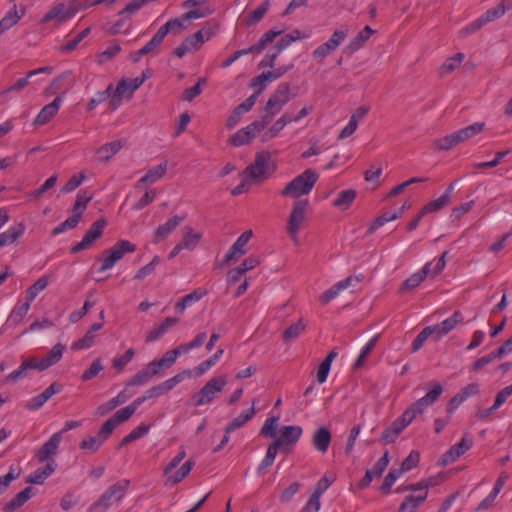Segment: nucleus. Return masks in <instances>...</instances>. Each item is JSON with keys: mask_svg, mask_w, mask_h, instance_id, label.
Returning a JSON list of instances; mask_svg holds the SVG:
<instances>
[{"mask_svg": "<svg viewBox=\"0 0 512 512\" xmlns=\"http://www.w3.org/2000/svg\"><path fill=\"white\" fill-rule=\"evenodd\" d=\"M79 426H80V422H78V421H74V420L67 421L65 423L64 428L60 432L54 433L50 437V439L48 441H46L41 446L40 449L37 450V452L35 454L37 460L40 463H44V461L48 460L50 457L55 456L58 453V447H59V444L62 439V434L71 429L77 428Z\"/></svg>", "mask_w": 512, "mask_h": 512, "instance_id": "9d476101", "label": "nucleus"}, {"mask_svg": "<svg viewBox=\"0 0 512 512\" xmlns=\"http://www.w3.org/2000/svg\"><path fill=\"white\" fill-rule=\"evenodd\" d=\"M473 445L471 438L463 437L459 443L453 445L447 452L442 455L441 461L443 465H448L455 462Z\"/></svg>", "mask_w": 512, "mask_h": 512, "instance_id": "aec40b11", "label": "nucleus"}, {"mask_svg": "<svg viewBox=\"0 0 512 512\" xmlns=\"http://www.w3.org/2000/svg\"><path fill=\"white\" fill-rule=\"evenodd\" d=\"M271 155L269 152H260L256 154L255 160L252 164L247 166L243 171L246 179H250L255 182H261L268 178L271 169Z\"/></svg>", "mask_w": 512, "mask_h": 512, "instance_id": "6e6552de", "label": "nucleus"}, {"mask_svg": "<svg viewBox=\"0 0 512 512\" xmlns=\"http://www.w3.org/2000/svg\"><path fill=\"white\" fill-rule=\"evenodd\" d=\"M74 15V11L68 8L64 3H59L52 7L43 17L42 22L47 23L56 19L62 23Z\"/></svg>", "mask_w": 512, "mask_h": 512, "instance_id": "c756f323", "label": "nucleus"}, {"mask_svg": "<svg viewBox=\"0 0 512 512\" xmlns=\"http://www.w3.org/2000/svg\"><path fill=\"white\" fill-rule=\"evenodd\" d=\"M415 419L412 410H405L401 417L397 418L392 424L383 431L382 439L385 443H393L399 434Z\"/></svg>", "mask_w": 512, "mask_h": 512, "instance_id": "2eb2a0df", "label": "nucleus"}, {"mask_svg": "<svg viewBox=\"0 0 512 512\" xmlns=\"http://www.w3.org/2000/svg\"><path fill=\"white\" fill-rule=\"evenodd\" d=\"M130 485L129 480H120L109 486L101 496L90 505L88 512H107L114 504L122 501Z\"/></svg>", "mask_w": 512, "mask_h": 512, "instance_id": "7ed1b4c3", "label": "nucleus"}, {"mask_svg": "<svg viewBox=\"0 0 512 512\" xmlns=\"http://www.w3.org/2000/svg\"><path fill=\"white\" fill-rule=\"evenodd\" d=\"M400 216H401V213H396V212L384 213L374 220V222L368 228V232L370 234L374 233L379 227L383 226L384 224H386L389 221L396 220Z\"/></svg>", "mask_w": 512, "mask_h": 512, "instance_id": "0e129e2a", "label": "nucleus"}, {"mask_svg": "<svg viewBox=\"0 0 512 512\" xmlns=\"http://www.w3.org/2000/svg\"><path fill=\"white\" fill-rule=\"evenodd\" d=\"M25 227L22 223L17 226L10 227L7 231L0 234V248L14 243L23 235Z\"/></svg>", "mask_w": 512, "mask_h": 512, "instance_id": "49530a36", "label": "nucleus"}, {"mask_svg": "<svg viewBox=\"0 0 512 512\" xmlns=\"http://www.w3.org/2000/svg\"><path fill=\"white\" fill-rule=\"evenodd\" d=\"M145 76H139L133 79H122L114 89L112 99H110L109 106L112 110H116L124 97L125 93L129 92V97L144 83Z\"/></svg>", "mask_w": 512, "mask_h": 512, "instance_id": "f8f14e48", "label": "nucleus"}, {"mask_svg": "<svg viewBox=\"0 0 512 512\" xmlns=\"http://www.w3.org/2000/svg\"><path fill=\"white\" fill-rule=\"evenodd\" d=\"M506 12V7L504 3L502 2L496 7H493L491 9H488L482 16L479 17L483 25L488 24L489 22L494 21L495 19H498L502 15H504Z\"/></svg>", "mask_w": 512, "mask_h": 512, "instance_id": "bf43d9fd", "label": "nucleus"}, {"mask_svg": "<svg viewBox=\"0 0 512 512\" xmlns=\"http://www.w3.org/2000/svg\"><path fill=\"white\" fill-rule=\"evenodd\" d=\"M45 462L47 463L44 467L36 469L32 474L29 475L27 478L28 483L38 485L43 484L44 481L54 473L56 469V463L52 457H50Z\"/></svg>", "mask_w": 512, "mask_h": 512, "instance_id": "a878e982", "label": "nucleus"}, {"mask_svg": "<svg viewBox=\"0 0 512 512\" xmlns=\"http://www.w3.org/2000/svg\"><path fill=\"white\" fill-rule=\"evenodd\" d=\"M111 434V432L105 431V425L103 424L96 435L84 438L79 446L88 453H96Z\"/></svg>", "mask_w": 512, "mask_h": 512, "instance_id": "6ab92c4d", "label": "nucleus"}, {"mask_svg": "<svg viewBox=\"0 0 512 512\" xmlns=\"http://www.w3.org/2000/svg\"><path fill=\"white\" fill-rule=\"evenodd\" d=\"M442 393V386H435L424 397L413 403L407 410H412L415 417L421 414L428 406L433 404Z\"/></svg>", "mask_w": 512, "mask_h": 512, "instance_id": "393cba45", "label": "nucleus"}, {"mask_svg": "<svg viewBox=\"0 0 512 512\" xmlns=\"http://www.w3.org/2000/svg\"><path fill=\"white\" fill-rule=\"evenodd\" d=\"M61 392V386H48L41 394L30 399L26 407L29 410H37L41 408L54 394Z\"/></svg>", "mask_w": 512, "mask_h": 512, "instance_id": "473e14b6", "label": "nucleus"}, {"mask_svg": "<svg viewBox=\"0 0 512 512\" xmlns=\"http://www.w3.org/2000/svg\"><path fill=\"white\" fill-rule=\"evenodd\" d=\"M511 395L512 386H506L496 395L494 404L490 408L479 410L476 413V417L481 420L488 418L491 415V413L498 410L506 402L507 398L510 397Z\"/></svg>", "mask_w": 512, "mask_h": 512, "instance_id": "c85d7f7f", "label": "nucleus"}, {"mask_svg": "<svg viewBox=\"0 0 512 512\" xmlns=\"http://www.w3.org/2000/svg\"><path fill=\"white\" fill-rule=\"evenodd\" d=\"M318 178L319 175L314 170L306 169L284 187L281 191V195L295 199L307 195L315 186Z\"/></svg>", "mask_w": 512, "mask_h": 512, "instance_id": "20e7f679", "label": "nucleus"}, {"mask_svg": "<svg viewBox=\"0 0 512 512\" xmlns=\"http://www.w3.org/2000/svg\"><path fill=\"white\" fill-rule=\"evenodd\" d=\"M291 100V88L289 83H280L270 95L265 107L263 118L268 124L283 107Z\"/></svg>", "mask_w": 512, "mask_h": 512, "instance_id": "423d86ee", "label": "nucleus"}, {"mask_svg": "<svg viewBox=\"0 0 512 512\" xmlns=\"http://www.w3.org/2000/svg\"><path fill=\"white\" fill-rule=\"evenodd\" d=\"M460 321V313L455 312L451 317L445 319L441 323L431 326L432 328H435V340H439L441 337L449 333Z\"/></svg>", "mask_w": 512, "mask_h": 512, "instance_id": "72a5a7b5", "label": "nucleus"}, {"mask_svg": "<svg viewBox=\"0 0 512 512\" xmlns=\"http://www.w3.org/2000/svg\"><path fill=\"white\" fill-rule=\"evenodd\" d=\"M136 251V245L128 240H119L111 248L103 251L97 260L100 263L98 272L102 273L112 269L126 254Z\"/></svg>", "mask_w": 512, "mask_h": 512, "instance_id": "39448f33", "label": "nucleus"}, {"mask_svg": "<svg viewBox=\"0 0 512 512\" xmlns=\"http://www.w3.org/2000/svg\"><path fill=\"white\" fill-rule=\"evenodd\" d=\"M167 172V162H163L154 168H151L147 173L138 180L135 187L140 188L144 183H155L161 179Z\"/></svg>", "mask_w": 512, "mask_h": 512, "instance_id": "e433bc0d", "label": "nucleus"}, {"mask_svg": "<svg viewBox=\"0 0 512 512\" xmlns=\"http://www.w3.org/2000/svg\"><path fill=\"white\" fill-rule=\"evenodd\" d=\"M331 439V432L326 427H320L313 434L312 444L318 452L324 454L328 451Z\"/></svg>", "mask_w": 512, "mask_h": 512, "instance_id": "7c9ffc66", "label": "nucleus"}, {"mask_svg": "<svg viewBox=\"0 0 512 512\" xmlns=\"http://www.w3.org/2000/svg\"><path fill=\"white\" fill-rule=\"evenodd\" d=\"M308 206L309 201L307 199L297 200L293 205L287 224V231L294 241L297 240L298 232L306 220Z\"/></svg>", "mask_w": 512, "mask_h": 512, "instance_id": "9b49d317", "label": "nucleus"}, {"mask_svg": "<svg viewBox=\"0 0 512 512\" xmlns=\"http://www.w3.org/2000/svg\"><path fill=\"white\" fill-rule=\"evenodd\" d=\"M185 456L186 452L184 448H180L177 455L164 468V475L167 476V480L165 482L166 486H173L189 475L195 465V462L192 460H187L177 471L173 472V470L183 461Z\"/></svg>", "mask_w": 512, "mask_h": 512, "instance_id": "0eeeda50", "label": "nucleus"}, {"mask_svg": "<svg viewBox=\"0 0 512 512\" xmlns=\"http://www.w3.org/2000/svg\"><path fill=\"white\" fill-rule=\"evenodd\" d=\"M185 219V216L175 215L168 219V221L154 231V243H160L168 237Z\"/></svg>", "mask_w": 512, "mask_h": 512, "instance_id": "5701e85b", "label": "nucleus"}, {"mask_svg": "<svg viewBox=\"0 0 512 512\" xmlns=\"http://www.w3.org/2000/svg\"><path fill=\"white\" fill-rule=\"evenodd\" d=\"M71 76V71H65L57 77H55L49 86V90L51 91V93H56L57 91L63 88H65L63 94L66 93L68 89L72 86V84H68L66 86V82L71 78Z\"/></svg>", "mask_w": 512, "mask_h": 512, "instance_id": "603ef678", "label": "nucleus"}, {"mask_svg": "<svg viewBox=\"0 0 512 512\" xmlns=\"http://www.w3.org/2000/svg\"><path fill=\"white\" fill-rule=\"evenodd\" d=\"M139 407V402H132L130 405L118 410L113 417L109 418L105 423V431L113 432L121 423L128 420Z\"/></svg>", "mask_w": 512, "mask_h": 512, "instance_id": "a211bd4d", "label": "nucleus"}, {"mask_svg": "<svg viewBox=\"0 0 512 512\" xmlns=\"http://www.w3.org/2000/svg\"><path fill=\"white\" fill-rule=\"evenodd\" d=\"M433 146L440 151H448L451 148L457 146L455 138L453 134L446 135L444 137L438 138L433 142Z\"/></svg>", "mask_w": 512, "mask_h": 512, "instance_id": "774afa93", "label": "nucleus"}, {"mask_svg": "<svg viewBox=\"0 0 512 512\" xmlns=\"http://www.w3.org/2000/svg\"><path fill=\"white\" fill-rule=\"evenodd\" d=\"M484 128H485V123L475 122L467 127H464L460 130L453 132L452 134L455 138L457 145H459L460 143H463V142L473 138L477 134L481 133L484 130Z\"/></svg>", "mask_w": 512, "mask_h": 512, "instance_id": "2f4dec72", "label": "nucleus"}, {"mask_svg": "<svg viewBox=\"0 0 512 512\" xmlns=\"http://www.w3.org/2000/svg\"><path fill=\"white\" fill-rule=\"evenodd\" d=\"M206 293L207 292L205 290L196 289L193 292L185 295L175 304V311L179 314H182L188 306L201 300L206 295Z\"/></svg>", "mask_w": 512, "mask_h": 512, "instance_id": "79ce46f5", "label": "nucleus"}, {"mask_svg": "<svg viewBox=\"0 0 512 512\" xmlns=\"http://www.w3.org/2000/svg\"><path fill=\"white\" fill-rule=\"evenodd\" d=\"M107 222L104 219L95 221L89 230L84 234L82 240L76 245L71 247V253H78L82 250L88 249L92 244L102 236L103 230Z\"/></svg>", "mask_w": 512, "mask_h": 512, "instance_id": "dca6fc26", "label": "nucleus"}, {"mask_svg": "<svg viewBox=\"0 0 512 512\" xmlns=\"http://www.w3.org/2000/svg\"><path fill=\"white\" fill-rule=\"evenodd\" d=\"M427 484H424L423 482H420L416 485L407 486L403 489H398V491H404V490H413V491H420L419 494L414 495H408L404 501L401 503L399 510L401 512H414L427 498L428 491H427Z\"/></svg>", "mask_w": 512, "mask_h": 512, "instance_id": "4468645a", "label": "nucleus"}, {"mask_svg": "<svg viewBox=\"0 0 512 512\" xmlns=\"http://www.w3.org/2000/svg\"><path fill=\"white\" fill-rule=\"evenodd\" d=\"M255 404L256 400L252 401V407L245 411L244 413H241L236 418H234L225 428V433L229 434L236 429L242 427L246 422H248L250 419L253 418L255 415Z\"/></svg>", "mask_w": 512, "mask_h": 512, "instance_id": "a19ab883", "label": "nucleus"}, {"mask_svg": "<svg viewBox=\"0 0 512 512\" xmlns=\"http://www.w3.org/2000/svg\"><path fill=\"white\" fill-rule=\"evenodd\" d=\"M63 102L61 96H57L51 103L45 105L34 120L35 125H44L48 123L59 111Z\"/></svg>", "mask_w": 512, "mask_h": 512, "instance_id": "4be33fe9", "label": "nucleus"}, {"mask_svg": "<svg viewBox=\"0 0 512 512\" xmlns=\"http://www.w3.org/2000/svg\"><path fill=\"white\" fill-rule=\"evenodd\" d=\"M50 283V278L47 275L41 276L33 285L26 290V299L33 302L37 295L43 291Z\"/></svg>", "mask_w": 512, "mask_h": 512, "instance_id": "8fccbe9b", "label": "nucleus"}, {"mask_svg": "<svg viewBox=\"0 0 512 512\" xmlns=\"http://www.w3.org/2000/svg\"><path fill=\"white\" fill-rule=\"evenodd\" d=\"M32 496V487H26L24 490L15 495L9 502H7L3 509L6 512H15L23 506Z\"/></svg>", "mask_w": 512, "mask_h": 512, "instance_id": "4c0bfd02", "label": "nucleus"}, {"mask_svg": "<svg viewBox=\"0 0 512 512\" xmlns=\"http://www.w3.org/2000/svg\"><path fill=\"white\" fill-rule=\"evenodd\" d=\"M206 338L207 334L201 332L190 342L180 344L176 348L166 351L160 359L151 361L137 372L133 379L134 384L148 382L155 377L164 376L165 372L175 364L180 355L187 354L190 350L201 347Z\"/></svg>", "mask_w": 512, "mask_h": 512, "instance_id": "f257e3e1", "label": "nucleus"}, {"mask_svg": "<svg viewBox=\"0 0 512 512\" xmlns=\"http://www.w3.org/2000/svg\"><path fill=\"white\" fill-rule=\"evenodd\" d=\"M114 94V88L113 85L110 84L106 90L98 92L95 97L91 98L90 101L87 104V110L92 111L94 110L100 103L106 101L108 98L113 97Z\"/></svg>", "mask_w": 512, "mask_h": 512, "instance_id": "6e6d98bb", "label": "nucleus"}, {"mask_svg": "<svg viewBox=\"0 0 512 512\" xmlns=\"http://www.w3.org/2000/svg\"><path fill=\"white\" fill-rule=\"evenodd\" d=\"M270 3L268 0L263 2L258 8L253 10L247 20L248 25H255L262 20L267 10L269 9Z\"/></svg>", "mask_w": 512, "mask_h": 512, "instance_id": "69168bd1", "label": "nucleus"}, {"mask_svg": "<svg viewBox=\"0 0 512 512\" xmlns=\"http://www.w3.org/2000/svg\"><path fill=\"white\" fill-rule=\"evenodd\" d=\"M303 430L298 425L283 426L280 430V436L276 438L282 446V451L289 453L291 448L298 442Z\"/></svg>", "mask_w": 512, "mask_h": 512, "instance_id": "f3484780", "label": "nucleus"}, {"mask_svg": "<svg viewBox=\"0 0 512 512\" xmlns=\"http://www.w3.org/2000/svg\"><path fill=\"white\" fill-rule=\"evenodd\" d=\"M464 59L463 53H457L455 56L448 58L440 67V74L447 75L461 64Z\"/></svg>", "mask_w": 512, "mask_h": 512, "instance_id": "680f3d73", "label": "nucleus"}, {"mask_svg": "<svg viewBox=\"0 0 512 512\" xmlns=\"http://www.w3.org/2000/svg\"><path fill=\"white\" fill-rule=\"evenodd\" d=\"M429 336L435 337V328H432L431 326L425 327L417 335V337L415 338V340L412 343V351L413 352L418 351L423 346V344L425 343V341L427 340V338Z\"/></svg>", "mask_w": 512, "mask_h": 512, "instance_id": "338daca9", "label": "nucleus"}, {"mask_svg": "<svg viewBox=\"0 0 512 512\" xmlns=\"http://www.w3.org/2000/svg\"><path fill=\"white\" fill-rule=\"evenodd\" d=\"M165 38V35L163 32L159 29L152 39L146 43L140 50H138L139 55H147L149 53H152L156 50V48L163 42Z\"/></svg>", "mask_w": 512, "mask_h": 512, "instance_id": "13d9d810", "label": "nucleus"}, {"mask_svg": "<svg viewBox=\"0 0 512 512\" xmlns=\"http://www.w3.org/2000/svg\"><path fill=\"white\" fill-rule=\"evenodd\" d=\"M449 203L448 194H443L439 198L430 201L422 209V215L437 212Z\"/></svg>", "mask_w": 512, "mask_h": 512, "instance_id": "052dcab7", "label": "nucleus"}, {"mask_svg": "<svg viewBox=\"0 0 512 512\" xmlns=\"http://www.w3.org/2000/svg\"><path fill=\"white\" fill-rule=\"evenodd\" d=\"M349 34V28L347 25H342L340 28L336 29L329 40L327 42L330 44L334 51L343 43V41L347 38Z\"/></svg>", "mask_w": 512, "mask_h": 512, "instance_id": "4d7b16f0", "label": "nucleus"}, {"mask_svg": "<svg viewBox=\"0 0 512 512\" xmlns=\"http://www.w3.org/2000/svg\"><path fill=\"white\" fill-rule=\"evenodd\" d=\"M25 13V6L21 8V12L19 13L17 11V6L14 5L13 8L8 11L6 15L0 20V34L16 25L17 22L25 15Z\"/></svg>", "mask_w": 512, "mask_h": 512, "instance_id": "c9c22d12", "label": "nucleus"}, {"mask_svg": "<svg viewBox=\"0 0 512 512\" xmlns=\"http://www.w3.org/2000/svg\"><path fill=\"white\" fill-rule=\"evenodd\" d=\"M135 355V350L133 348H129L126 350V352L121 355L113 358L112 360V366L117 371L121 372L124 367L133 359Z\"/></svg>", "mask_w": 512, "mask_h": 512, "instance_id": "e2e57ef3", "label": "nucleus"}, {"mask_svg": "<svg viewBox=\"0 0 512 512\" xmlns=\"http://www.w3.org/2000/svg\"><path fill=\"white\" fill-rule=\"evenodd\" d=\"M122 148L121 141H112L102 145L97 149L96 153L98 155V159L101 162L109 161L116 153L120 151Z\"/></svg>", "mask_w": 512, "mask_h": 512, "instance_id": "37998d69", "label": "nucleus"}, {"mask_svg": "<svg viewBox=\"0 0 512 512\" xmlns=\"http://www.w3.org/2000/svg\"><path fill=\"white\" fill-rule=\"evenodd\" d=\"M282 33H283L282 30H275V29H271V30L267 31L266 33H264L261 36V38L259 39V41L256 44L250 46L249 48L238 50V51L234 52L233 55H231L229 58H227L221 64V67L227 68V67L231 66L241 56L248 55V54L261 53L267 47V45L272 43L274 41V39L277 36L281 35Z\"/></svg>", "mask_w": 512, "mask_h": 512, "instance_id": "1a4fd4ad", "label": "nucleus"}, {"mask_svg": "<svg viewBox=\"0 0 512 512\" xmlns=\"http://www.w3.org/2000/svg\"><path fill=\"white\" fill-rule=\"evenodd\" d=\"M338 352L336 349L331 350L325 359L320 363L317 371V381L324 383L327 380L328 374L331 369L332 362L337 357Z\"/></svg>", "mask_w": 512, "mask_h": 512, "instance_id": "de8ad7c7", "label": "nucleus"}, {"mask_svg": "<svg viewBox=\"0 0 512 512\" xmlns=\"http://www.w3.org/2000/svg\"><path fill=\"white\" fill-rule=\"evenodd\" d=\"M65 347L62 344H56L43 356H33L26 358L20 367L8 375V380L18 381L24 379L31 370L43 371L56 364L62 357Z\"/></svg>", "mask_w": 512, "mask_h": 512, "instance_id": "f03ea898", "label": "nucleus"}, {"mask_svg": "<svg viewBox=\"0 0 512 512\" xmlns=\"http://www.w3.org/2000/svg\"><path fill=\"white\" fill-rule=\"evenodd\" d=\"M179 322L178 318L175 317H167L164 321L159 324L154 325V327L150 330L146 335L147 342H154L160 339L165 333H167L173 326H175Z\"/></svg>", "mask_w": 512, "mask_h": 512, "instance_id": "bb28decb", "label": "nucleus"}, {"mask_svg": "<svg viewBox=\"0 0 512 512\" xmlns=\"http://www.w3.org/2000/svg\"><path fill=\"white\" fill-rule=\"evenodd\" d=\"M185 19H183V16L181 18H175L169 20L167 23H165L162 27L159 29L163 32V34L166 36L169 32L173 34H179L182 30H184L187 26L185 25Z\"/></svg>", "mask_w": 512, "mask_h": 512, "instance_id": "5fc2aeb1", "label": "nucleus"}, {"mask_svg": "<svg viewBox=\"0 0 512 512\" xmlns=\"http://www.w3.org/2000/svg\"><path fill=\"white\" fill-rule=\"evenodd\" d=\"M184 234H183V246L185 249L193 250L199 243L202 234L199 232H195L191 227L186 226L184 227Z\"/></svg>", "mask_w": 512, "mask_h": 512, "instance_id": "3c124183", "label": "nucleus"}, {"mask_svg": "<svg viewBox=\"0 0 512 512\" xmlns=\"http://www.w3.org/2000/svg\"><path fill=\"white\" fill-rule=\"evenodd\" d=\"M373 30L370 26H365L348 44L347 50L351 53L359 50L365 42L371 37Z\"/></svg>", "mask_w": 512, "mask_h": 512, "instance_id": "09e8293b", "label": "nucleus"}, {"mask_svg": "<svg viewBox=\"0 0 512 512\" xmlns=\"http://www.w3.org/2000/svg\"><path fill=\"white\" fill-rule=\"evenodd\" d=\"M267 125L268 123L263 118L259 121H254L230 136L229 143L236 147L248 144L255 138L256 134L264 130Z\"/></svg>", "mask_w": 512, "mask_h": 512, "instance_id": "ddd939ff", "label": "nucleus"}, {"mask_svg": "<svg viewBox=\"0 0 512 512\" xmlns=\"http://www.w3.org/2000/svg\"><path fill=\"white\" fill-rule=\"evenodd\" d=\"M431 270V262H428L424 265L421 271L412 274L409 278H407L403 284L402 289L411 290L419 286L425 278L430 274Z\"/></svg>", "mask_w": 512, "mask_h": 512, "instance_id": "58836bf2", "label": "nucleus"}, {"mask_svg": "<svg viewBox=\"0 0 512 512\" xmlns=\"http://www.w3.org/2000/svg\"><path fill=\"white\" fill-rule=\"evenodd\" d=\"M252 237V231H245L242 233L235 243L230 247L229 251L225 255L224 261L226 263L231 262L232 260H235L239 258L240 256L244 255L246 253L245 246L249 242L250 238Z\"/></svg>", "mask_w": 512, "mask_h": 512, "instance_id": "412c9836", "label": "nucleus"}, {"mask_svg": "<svg viewBox=\"0 0 512 512\" xmlns=\"http://www.w3.org/2000/svg\"><path fill=\"white\" fill-rule=\"evenodd\" d=\"M173 386H152L150 389H148L144 395L141 397H138L134 400V402H139V406L147 401L155 399L165 393H167Z\"/></svg>", "mask_w": 512, "mask_h": 512, "instance_id": "864d4df0", "label": "nucleus"}, {"mask_svg": "<svg viewBox=\"0 0 512 512\" xmlns=\"http://www.w3.org/2000/svg\"><path fill=\"white\" fill-rule=\"evenodd\" d=\"M222 391V386H203L201 390L195 393L191 402L195 406H201L210 403L214 397Z\"/></svg>", "mask_w": 512, "mask_h": 512, "instance_id": "cd10ccee", "label": "nucleus"}, {"mask_svg": "<svg viewBox=\"0 0 512 512\" xmlns=\"http://www.w3.org/2000/svg\"><path fill=\"white\" fill-rule=\"evenodd\" d=\"M307 321L303 318L298 319L297 322L291 324L282 333L284 342L289 343L298 338L306 329Z\"/></svg>", "mask_w": 512, "mask_h": 512, "instance_id": "ea45409f", "label": "nucleus"}, {"mask_svg": "<svg viewBox=\"0 0 512 512\" xmlns=\"http://www.w3.org/2000/svg\"><path fill=\"white\" fill-rule=\"evenodd\" d=\"M442 393V386H435L424 397L413 403L407 410H412L415 417L421 414L428 406L433 404Z\"/></svg>", "mask_w": 512, "mask_h": 512, "instance_id": "b1692460", "label": "nucleus"}, {"mask_svg": "<svg viewBox=\"0 0 512 512\" xmlns=\"http://www.w3.org/2000/svg\"><path fill=\"white\" fill-rule=\"evenodd\" d=\"M378 337L375 336L372 339H370L366 345L361 349L360 354L358 355L357 359L352 365V370L357 371L362 369L366 366L367 358L369 357L370 353L374 349Z\"/></svg>", "mask_w": 512, "mask_h": 512, "instance_id": "a18cd8bd", "label": "nucleus"}, {"mask_svg": "<svg viewBox=\"0 0 512 512\" xmlns=\"http://www.w3.org/2000/svg\"><path fill=\"white\" fill-rule=\"evenodd\" d=\"M357 192L354 189L342 190L333 201V206L340 210H347L356 199Z\"/></svg>", "mask_w": 512, "mask_h": 512, "instance_id": "c03bdc74", "label": "nucleus"}, {"mask_svg": "<svg viewBox=\"0 0 512 512\" xmlns=\"http://www.w3.org/2000/svg\"><path fill=\"white\" fill-rule=\"evenodd\" d=\"M351 282H352L351 277H347L344 280L337 282L335 285H333L331 288H329L328 290H326L325 292H323L320 295V297H319L320 302L323 305H326L327 303L332 301L334 298H336L342 290L348 288L351 285Z\"/></svg>", "mask_w": 512, "mask_h": 512, "instance_id": "f704fd0d", "label": "nucleus"}]
</instances>
